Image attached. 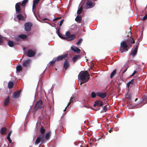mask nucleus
Instances as JSON below:
<instances>
[{
    "mask_svg": "<svg viewBox=\"0 0 147 147\" xmlns=\"http://www.w3.org/2000/svg\"><path fill=\"white\" fill-rule=\"evenodd\" d=\"M20 38L22 39H25L27 38V35L24 34H22L19 35Z\"/></svg>",
    "mask_w": 147,
    "mask_h": 147,
    "instance_id": "nucleus-33",
    "label": "nucleus"
},
{
    "mask_svg": "<svg viewBox=\"0 0 147 147\" xmlns=\"http://www.w3.org/2000/svg\"><path fill=\"white\" fill-rule=\"evenodd\" d=\"M21 92V90H20L18 91L14 92L12 95V98H18L20 96Z\"/></svg>",
    "mask_w": 147,
    "mask_h": 147,
    "instance_id": "nucleus-8",
    "label": "nucleus"
},
{
    "mask_svg": "<svg viewBox=\"0 0 147 147\" xmlns=\"http://www.w3.org/2000/svg\"><path fill=\"white\" fill-rule=\"evenodd\" d=\"M7 139L8 140L9 143H11L12 141L11 140V139H10V137H9V136H7Z\"/></svg>",
    "mask_w": 147,
    "mask_h": 147,
    "instance_id": "nucleus-43",
    "label": "nucleus"
},
{
    "mask_svg": "<svg viewBox=\"0 0 147 147\" xmlns=\"http://www.w3.org/2000/svg\"><path fill=\"white\" fill-rule=\"evenodd\" d=\"M50 135L51 132H48L46 133L45 136V139L47 140H49L50 138Z\"/></svg>",
    "mask_w": 147,
    "mask_h": 147,
    "instance_id": "nucleus-28",
    "label": "nucleus"
},
{
    "mask_svg": "<svg viewBox=\"0 0 147 147\" xmlns=\"http://www.w3.org/2000/svg\"><path fill=\"white\" fill-rule=\"evenodd\" d=\"M56 61V58H54L48 64V65H53L54 63Z\"/></svg>",
    "mask_w": 147,
    "mask_h": 147,
    "instance_id": "nucleus-30",
    "label": "nucleus"
},
{
    "mask_svg": "<svg viewBox=\"0 0 147 147\" xmlns=\"http://www.w3.org/2000/svg\"><path fill=\"white\" fill-rule=\"evenodd\" d=\"M46 131L45 129L44 128V127L42 125L40 127V132L41 134V135H44V134L45 133Z\"/></svg>",
    "mask_w": 147,
    "mask_h": 147,
    "instance_id": "nucleus-22",
    "label": "nucleus"
},
{
    "mask_svg": "<svg viewBox=\"0 0 147 147\" xmlns=\"http://www.w3.org/2000/svg\"><path fill=\"white\" fill-rule=\"evenodd\" d=\"M134 48L132 50V52L131 54L132 55V56L134 57L136 54L137 52V46L134 45Z\"/></svg>",
    "mask_w": 147,
    "mask_h": 147,
    "instance_id": "nucleus-13",
    "label": "nucleus"
},
{
    "mask_svg": "<svg viewBox=\"0 0 147 147\" xmlns=\"http://www.w3.org/2000/svg\"><path fill=\"white\" fill-rule=\"evenodd\" d=\"M10 100V97L8 96L5 100L4 102V105L5 106H6L8 105L9 103Z\"/></svg>",
    "mask_w": 147,
    "mask_h": 147,
    "instance_id": "nucleus-18",
    "label": "nucleus"
},
{
    "mask_svg": "<svg viewBox=\"0 0 147 147\" xmlns=\"http://www.w3.org/2000/svg\"><path fill=\"white\" fill-rule=\"evenodd\" d=\"M116 69H114L113 72L111 73L110 75L111 78H112L116 74Z\"/></svg>",
    "mask_w": 147,
    "mask_h": 147,
    "instance_id": "nucleus-27",
    "label": "nucleus"
},
{
    "mask_svg": "<svg viewBox=\"0 0 147 147\" xmlns=\"http://www.w3.org/2000/svg\"><path fill=\"white\" fill-rule=\"evenodd\" d=\"M39 1L38 0H34L33 1V4H37L39 2Z\"/></svg>",
    "mask_w": 147,
    "mask_h": 147,
    "instance_id": "nucleus-41",
    "label": "nucleus"
},
{
    "mask_svg": "<svg viewBox=\"0 0 147 147\" xmlns=\"http://www.w3.org/2000/svg\"><path fill=\"white\" fill-rule=\"evenodd\" d=\"M147 19V14H146L143 18V20H144Z\"/></svg>",
    "mask_w": 147,
    "mask_h": 147,
    "instance_id": "nucleus-45",
    "label": "nucleus"
},
{
    "mask_svg": "<svg viewBox=\"0 0 147 147\" xmlns=\"http://www.w3.org/2000/svg\"><path fill=\"white\" fill-rule=\"evenodd\" d=\"M13 86V83L12 82H9L8 83V87L9 88H12Z\"/></svg>",
    "mask_w": 147,
    "mask_h": 147,
    "instance_id": "nucleus-29",
    "label": "nucleus"
},
{
    "mask_svg": "<svg viewBox=\"0 0 147 147\" xmlns=\"http://www.w3.org/2000/svg\"><path fill=\"white\" fill-rule=\"evenodd\" d=\"M56 19H57V18H55L54 20H53L54 21L55 20H56Z\"/></svg>",
    "mask_w": 147,
    "mask_h": 147,
    "instance_id": "nucleus-57",
    "label": "nucleus"
},
{
    "mask_svg": "<svg viewBox=\"0 0 147 147\" xmlns=\"http://www.w3.org/2000/svg\"><path fill=\"white\" fill-rule=\"evenodd\" d=\"M134 82L133 80H132L130 81L127 84V86L128 87L130 86L131 85H132Z\"/></svg>",
    "mask_w": 147,
    "mask_h": 147,
    "instance_id": "nucleus-31",
    "label": "nucleus"
},
{
    "mask_svg": "<svg viewBox=\"0 0 147 147\" xmlns=\"http://www.w3.org/2000/svg\"><path fill=\"white\" fill-rule=\"evenodd\" d=\"M92 144V143H90V144Z\"/></svg>",
    "mask_w": 147,
    "mask_h": 147,
    "instance_id": "nucleus-59",
    "label": "nucleus"
},
{
    "mask_svg": "<svg viewBox=\"0 0 147 147\" xmlns=\"http://www.w3.org/2000/svg\"><path fill=\"white\" fill-rule=\"evenodd\" d=\"M83 41L82 38H80L77 42H76V45H80Z\"/></svg>",
    "mask_w": 147,
    "mask_h": 147,
    "instance_id": "nucleus-35",
    "label": "nucleus"
},
{
    "mask_svg": "<svg viewBox=\"0 0 147 147\" xmlns=\"http://www.w3.org/2000/svg\"><path fill=\"white\" fill-rule=\"evenodd\" d=\"M22 69V66L21 65H18L16 67V70L17 71H20Z\"/></svg>",
    "mask_w": 147,
    "mask_h": 147,
    "instance_id": "nucleus-32",
    "label": "nucleus"
},
{
    "mask_svg": "<svg viewBox=\"0 0 147 147\" xmlns=\"http://www.w3.org/2000/svg\"><path fill=\"white\" fill-rule=\"evenodd\" d=\"M31 108H30V109H29V110H30V109Z\"/></svg>",
    "mask_w": 147,
    "mask_h": 147,
    "instance_id": "nucleus-60",
    "label": "nucleus"
},
{
    "mask_svg": "<svg viewBox=\"0 0 147 147\" xmlns=\"http://www.w3.org/2000/svg\"><path fill=\"white\" fill-rule=\"evenodd\" d=\"M43 106L42 101L41 100H40L37 102L36 104L34 109H40L41 108L43 107Z\"/></svg>",
    "mask_w": 147,
    "mask_h": 147,
    "instance_id": "nucleus-4",
    "label": "nucleus"
},
{
    "mask_svg": "<svg viewBox=\"0 0 147 147\" xmlns=\"http://www.w3.org/2000/svg\"><path fill=\"white\" fill-rule=\"evenodd\" d=\"M138 100V99L137 98H136L135 99V101H136V100Z\"/></svg>",
    "mask_w": 147,
    "mask_h": 147,
    "instance_id": "nucleus-58",
    "label": "nucleus"
},
{
    "mask_svg": "<svg viewBox=\"0 0 147 147\" xmlns=\"http://www.w3.org/2000/svg\"><path fill=\"white\" fill-rule=\"evenodd\" d=\"M106 111H101V113H103V112H106Z\"/></svg>",
    "mask_w": 147,
    "mask_h": 147,
    "instance_id": "nucleus-50",
    "label": "nucleus"
},
{
    "mask_svg": "<svg viewBox=\"0 0 147 147\" xmlns=\"http://www.w3.org/2000/svg\"><path fill=\"white\" fill-rule=\"evenodd\" d=\"M38 0L40 1V0Z\"/></svg>",
    "mask_w": 147,
    "mask_h": 147,
    "instance_id": "nucleus-61",
    "label": "nucleus"
},
{
    "mask_svg": "<svg viewBox=\"0 0 147 147\" xmlns=\"http://www.w3.org/2000/svg\"><path fill=\"white\" fill-rule=\"evenodd\" d=\"M71 49L74 51L78 53L81 51L80 49L75 46H72L71 47Z\"/></svg>",
    "mask_w": 147,
    "mask_h": 147,
    "instance_id": "nucleus-16",
    "label": "nucleus"
},
{
    "mask_svg": "<svg viewBox=\"0 0 147 147\" xmlns=\"http://www.w3.org/2000/svg\"><path fill=\"white\" fill-rule=\"evenodd\" d=\"M130 40L131 42V44H129L126 41H123L121 42V48L120 49V51L121 53H123L124 52H126L127 51H128L127 48L128 47H131L132 44V43H134V42L133 38H131Z\"/></svg>",
    "mask_w": 147,
    "mask_h": 147,
    "instance_id": "nucleus-1",
    "label": "nucleus"
},
{
    "mask_svg": "<svg viewBox=\"0 0 147 147\" xmlns=\"http://www.w3.org/2000/svg\"><path fill=\"white\" fill-rule=\"evenodd\" d=\"M126 70H127V69H126V70H124V71H123V73H124L126 71Z\"/></svg>",
    "mask_w": 147,
    "mask_h": 147,
    "instance_id": "nucleus-52",
    "label": "nucleus"
},
{
    "mask_svg": "<svg viewBox=\"0 0 147 147\" xmlns=\"http://www.w3.org/2000/svg\"><path fill=\"white\" fill-rule=\"evenodd\" d=\"M78 78L80 79V82L81 85L82 83H86L88 80L90 76L89 74L86 72L82 71L80 72L78 76Z\"/></svg>",
    "mask_w": 147,
    "mask_h": 147,
    "instance_id": "nucleus-2",
    "label": "nucleus"
},
{
    "mask_svg": "<svg viewBox=\"0 0 147 147\" xmlns=\"http://www.w3.org/2000/svg\"><path fill=\"white\" fill-rule=\"evenodd\" d=\"M67 32H66V39L68 41H70L74 40L76 38V35H75L71 34L70 35H67Z\"/></svg>",
    "mask_w": 147,
    "mask_h": 147,
    "instance_id": "nucleus-6",
    "label": "nucleus"
},
{
    "mask_svg": "<svg viewBox=\"0 0 147 147\" xmlns=\"http://www.w3.org/2000/svg\"><path fill=\"white\" fill-rule=\"evenodd\" d=\"M84 107H86V108H88V106H84Z\"/></svg>",
    "mask_w": 147,
    "mask_h": 147,
    "instance_id": "nucleus-54",
    "label": "nucleus"
},
{
    "mask_svg": "<svg viewBox=\"0 0 147 147\" xmlns=\"http://www.w3.org/2000/svg\"><path fill=\"white\" fill-rule=\"evenodd\" d=\"M55 29L56 30V32L57 34L58 35V36L61 38V39H66V37H65L61 35V34L60 33L59 31V28L58 29V30L57 29V28H56Z\"/></svg>",
    "mask_w": 147,
    "mask_h": 147,
    "instance_id": "nucleus-19",
    "label": "nucleus"
},
{
    "mask_svg": "<svg viewBox=\"0 0 147 147\" xmlns=\"http://www.w3.org/2000/svg\"><path fill=\"white\" fill-rule=\"evenodd\" d=\"M110 107L109 105H106L103 108V110H107L109 109Z\"/></svg>",
    "mask_w": 147,
    "mask_h": 147,
    "instance_id": "nucleus-37",
    "label": "nucleus"
},
{
    "mask_svg": "<svg viewBox=\"0 0 147 147\" xmlns=\"http://www.w3.org/2000/svg\"><path fill=\"white\" fill-rule=\"evenodd\" d=\"M82 6L81 8H80L79 9H78L77 11V13L78 14H80L82 12Z\"/></svg>",
    "mask_w": 147,
    "mask_h": 147,
    "instance_id": "nucleus-39",
    "label": "nucleus"
},
{
    "mask_svg": "<svg viewBox=\"0 0 147 147\" xmlns=\"http://www.w3.org/2000/svg\"><path fill=\"white\" fill-rule=\"evenodd\" d=\"M143 105L142 103H141L139 105H136V107L138 108V107H142V106Z\"/></svg>",
    "mask_w": 147,
    "mask_h": 147,
    "instance_id": "nucleus-44",
    "label": "nucleus"
},
{
    "mask_svg": "<svg viewBox=\"0 0 147 147\" xmlns=\"http://www.w3.org/2000/svg\"><path fill=\"white\" fill-rule=\"evenodd\" d=\"M32 26V24L30 22H28L25 23L24 24L25 30L26 31H30L31 30Z\"/></svg>",
    "mask_w": 147,
    "mask_h": 147,
    "instance_id": "nucleus-5",
    "label": "nucleus"
},
{
    "mask_svg": "<svg viewBox=\"0 0 147 147\" xmlns=\"http://www.w3.org/2000/svg\"><path fill=\"white\" fill-rule=\"evenodd\" d=\"M126 98H128V99H129L130 100H131V94H127L126 96Z\"/></svg>",
    "mask_w": 147,
    "mask_h": 147,
    "instance_id": "nucleus-42",
    "label": "nucleus"
},
{
    "mask_svg": "<svg viewBox=\"0 0 147 147\" xmlns=\"http://www.w3.org/2000/svg\"><path fill=\"white\" fill-rule=\"evenodd\" d=\"M67 56V55L66 54L62 55L57 57L56 58V60L59 61L62 60L63 59L66 57Z\"/></svg>",
    "mask_w": 147,
    "mask_h": 147,
    "instance_id": "nucleus-17",
    "label": "nucleus"
},
{
    "mask_svg": "<svg viewBox=\"0 0 147 147\" xmlns=\"http://www.w3.org/2000/svg\"><path fill=\"white\" fill-rule=\"evenodd\" d=\"M21 3L20 2L17 3L15 5V9L16 12L17 13H19L20 11V5Z\"/></svg>",
    "mask_w": 147,
    "mask_h": 147,
    "instance_id": "nucleus-15",
    "label": "nucleus"
},
{
    "mask_svg": "<svg viewBox=\"0 0 147 147\" xmlns=\"http://www.w3.org/2000/svg\"><path fill=\"white\" fill-rule=\"evenodd\" d=\"M85 101V100H82V102L83 103H84Z\"/></svg>",
    "mask_w": 147,
    "mask_h": 147,
    "instance_id": "nucleus-51",
    "label": "nucleus"
},
{
    "mask_svg": "<svg viewBox=\"0 0 147 147\" xmlns=\"http://www.w3.org/2000/svg\"><path fill=\"white\" fill-rule=\"evenodd\" d=\"M89 108L90 109H92V108L91 107H90Z\"/></svg>",
    "mask_w": 147,
    "mask_h": 147,
    "instance_id": "nucleus-55",
    "label": "nucleus"
},
{
    "mask_svg": "<svg viewBox=\"0 0 147 147\" xmlns=\"http://www.w3.org/2000/svg\"><path fill=\"white\" fill-rule=\"evenodd\" d=\"M136 72V70H135L133 73V74H132L131 75V76H134Z\"/></svg>",
    "mask_w": 147,
    "mask_h": 147,
    "instance_id": "nucleus-47",
    "label": "nucleus"
},
{
    "mask_svg": "<svg viewBox=\"0 0 147 147\" xmlns=\"http://www.w3.org/2000/svg\"><path fill=\"white\" fill-rule=\"evenodd\" d=\"M86 5L88 7H84V5L82 6V7H83L85 9H88L93 7L95 5V3L94 2H92L91 1H88L86 3Z\"/></svg>",
    "mask_w": 147,
    "mask_h": 147,
    "instance_id": "nucleus-3",
    "label": "nucleus"
},
{
    "mask_svg": "<svg viewBox=\"0 0 147 147\" xmlns=\"http://www.w3.org/2000/svg\"><path fill=\"white\" fill-rule=\"evenodd\" d=\"M35 4H33L32 5V11L33 12L34 15H35V17L36 18L37 16H36V14L35 13L34 11L33 10V9H36V6L35 5Z\"/></svg>",
    "mask_w": 147,
    "mask_h": 147,
    "instance_id": "nucleus-36",
    "label": "nucleus"
},
{
    "mask_svg": "<svg viewBox=\"0 0 147 147\" xmlns=\"http://www.w3.org/2000/svg\"><path fill=\"white\" fill-rule=\"evenodd\" d=\"M44 135H40L39 136L37 137L36 140L35 144H39L41 140L43 141L44 140Z\"/></svg>",
    "mask_w": 147,
    "mask_h": 147,
    "instance_id": "nucleus-9",
    "label": "nucleus"
},
{
    "mask_svg": "<svg viewBox=\"0 0 147 147\" xmlns=\"http://www.w3.org/2000/svg\"><path fill=\"white\" fill-rule=\"evenodd\" d=\"M103 103L102 102L99 100H97L95 102V103L94 104V107L98 106L99 107H100L102 106Z\"/></svg>",
    "mask_w": 147,
    "mask_h": 147,
    "instance_id": "nucleus-12",
    "label": "nucleus"
},
{
    "mask_svg": "<svg viewBox=\"0 0 147 147\" xmlns=\"http://www.w3.org/2000/svg\"><path fill=\"white\" fill-rule=\"evenodd\" d=\"M63 20H62L60 21V23L59 24V26H61L62 24L63 23Z\"/></svg>",
    "mask_w": 147,
    "mask_h": 147,
    "instance_id": "nucleus-46",
    "label": "nucleus"
},
{
    "mask_svg": "<svg viewBox=\"0 0 147 147\" xmlns=\"http://www.w3.org/2000/svg\"><path fill=\"white\" fill-rule=\"evenodd\" d=\"M35 55V52L32 49L29 50L27 52V56L29 57H34Z\"/></svg>",
    "mask_w": 147,
    "mask_h": 147,
    "instance_id": "nucleus-10",
    "label": "nucleus"
},
{
    "mask_svg": "<svg viewBox=\"0 0 147 147\" xmlns=\"http://www.w3.org/2000/svg\"><path fill=\"white\" fill-rule=\"evenodd\" d=\"M7 131V129L5 127H3L1 129L0 132L2 134H5Z\"/></svg>",
    "mask_w": 147,
    "mask_h": 147,
    "instance_id": "nucleus-21",
    "label": "nucleus"
},
{
    "mask_svg": "<svg viewBox=\"0 0 147 147\" xmlns=\"http://www.w3.org/2000/svg\"><path fill=\"white\" fill-rule=\"evenodd\" d=\"M47 18H45L44 19H43V20H47Z\"/></svg>",
    "mask_w": 147,
    "mask_h": 147,
    "instance_id": "nucleus-53",
    "label": "nucleus"
},
{
    "mask_svg": "<svg viewBox=\"0 0 147 147\" xmlns=\"http://www.w3.org/2000/svg\"><path fill=\"white\" fill-rule=\"evenodd\" d=\"M15 38L16 40L17 41H19L20 40V36H15Z\"/></svg>",
    "mask_w": 147,
    "mask_h": 147,
    "instance_id": "nucleus-40",
    "label": "nucleus"
},
{
    "mask_svg": "<svg viewBox=\"0 0 147 147\" xmlns=\"http://www.w3.org/2000/svg\"><path fill=\"white\" fill-rule=\"evenodd\" d=\"M109 133H111L112 132H113V130H112V128L111 129H110V130H109Z\"/></svg>",
    "mask_w": 147,
    "mask_h": 147,
    "instance_id": "nucleus-48",
    "label": "nucleus"
},
{
    "mask_svg": "<svg viewBox=\"0 0 147 147\" xmlns=\"http://www.w3.org/2000/svg\"><path fill=\"white\" fill-rule=\"evenodd\" d=\"M11 134V132H10L9 133L8 135L7 136H9L10 137V136Z\"/></svg>",
    "mask_w": 147,
    "mask_h": 147,
    "instance_id": "nucleus-49",
    "label": "nucleus"
},
{
    "mask_svg": "<svg viewBox=\"0 0 147 147\" xmlns=\"http://www.w3.org/2000/svg\"><path fill=\"white\" fill-rule=\"evenodd\" d=\"M28 0H24L22 1V2L21 3L20 5H21L24 6V5L27 2Z\"/></svg>",
    "mask_w": 147,
    "mask_h": 147,
    "instance_id": "nucleus-34",
    "label": "nucleus"
},
{
    "mask_svg": "<svg viewBox=\"0 0 147 147\" xmlns=\"http://www.w3.org/2000/svg\"><path fill=\"white\" fill-rule=\"evenodd\" d=\"M8 45L10 47H13L15 44L12 41H9L8 42Z\"/></svg>",
    "mask_w": 147,
    "mask_h": 147,
    "instance_id": "nucleus-25",
    "label": "nucleus"
},
{
    "mask_svg": "<svg viewBox=\"0 0 147 147\" xmlns=\"http://www.w3.org/2000/svg\"><path fill=\"white\" fill-rule=\"evenodd\" d=\"M31 62V60L30 59L24 60L23 62V66L25 67H29Z\"/></svg>",
    "mask_w": 147,
    "mask_h": 147,
    "instance_id": "nucleus-7",
    "label": "nucleus"
},
{
    "mask_svg": "<svg viewBox=\"0 0 147 147\" xmlns=\"http://www.w3.org/2000/svg\"><path fill=\"white\" fill-rule=\"evenodd\" d=\"M96 94L97 96L103 98H105L107 96V94L106 92H98L96 93Z\"/></svg>",
    "mask_w": 147,
    "mask_h": 147,
    "instance_id": "nucleus-11",
    "label": "nucleus"
},
{
    "mask_svg": "<svg viewBox=\"0 0 147 147\" xmlns=\"http://www.w3.org/2000/svg\"><path fill=\"white\" fill-rule=\"evenodd\" d=\"M70 66V63L69 61L67 60H66L63 64V67L66 70Z\"/></svg>",
    "mask_w": 147,
    "mask_h": 147,
    "instance_id": "nucleus-14",
    "label": "nucleus"
},
{
    "mask_svg": "<svg viewBox=\"0 0 147 147\" xmlns=\"http://www.w3.org/2000/svg\"><path fill=\"white\" fill-rule=\"evenodd\" d=\"M81 57V56L79 55H75L73 58L72 60L74 63L77 60L79 59Z\"/></svg>",
    "mask_w": 147,
    "mask_h": 147,
    "instance_id": "nucleus-20",
    "label": "nucleus"
},
{
    "mask_svg": "<svg viewBox=\"0 0 147 147\" xmlns=\"http://www.w3.org/2000/svg\"><path fill=\"white\" fill-rule=\"evenodd\" d=\"M74 97H71L69 102L67 106L63 110H66V109H67V107L70 105V104L72 102L74 101Z\"/></svg>",
    "mask_w": 147,
    "mask_h": 147,
    "instance_id": "nucleus-24",
    "label": "nucleus"
},
{
    "mask_svg": "<svg viewBox=\"0 0 147 147\" xmlns=\"http://www.w3.org/2000/svg\"><path fill=\"white\" fill-rule=\"evenodd\" d=\"M17 18H18V19L19 20H24V18L23 16L21 14L18 15L17 16Z\"/></svg>",
    "mask_w": 147,
    "mask_h": 147,
    "instance_id": "nucleus-26",
    "label": "nucleus"
},
{
    "mask_svg": "<svg viewBox=\"0 0 147 147\" xmlns=\"http://www.w3.org/2000/svg\"><path fill=\"white\" fill-rule=\"evenodd\" d=\"M96 95V94L94 92H92L91 93V96L92 98H95Z\"/></svg>",
    "mask_w": 147,
    "mask_h": 147,
    "instance_id": "nucleus-38",
    "label": "nucleus"
},
{
    "mask_svg": "<svg viewBox=\"0 0 147 147\" xmlns=\"http://www.w3.org/2000/svg\"><path fill=\"white\" fill-rule=\"evenodd\" d=\"M80 147H84L83 145H81Z\"/></svg>",
    "mask_w": 147,
    "mask_h": 147,
    "instance_id": "nucleus-56",
    "label": "nucleus"
},
{
    "mask_svg": "<svg viewBox=\"0 0 147 147\" xmlns=\"http://www.w3.org/2000/svg\"><path fill=\"white\" fill-rule=\"evenodd\" d=\"M75 21L78 23H80L82 20V17L78 16L75 19Z\"/></svg>",
    "mask_w": 147,
    "mask_h": 147,
    "instance_id": "nucleus-23",
    "label": "nucleus"
}]
</instances>
